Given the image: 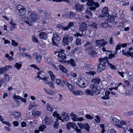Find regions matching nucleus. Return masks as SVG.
<instances>
[{
    "label": "nucleus",
    "instance_id": "nucleus-1",
    "mask_svg": "<svg viewBox=\"0 0 133 133\" xmlns=\"http://www.w3.org/2000/svg\"><path fill=\"white\" fill-rule=\"evenodd\" d=\"M108 57H105L103 58H99L98 59L99 63L97 70V71L98 73L101 72L105 69L106 62L110 68L113 70L115 69V66L109 62L108 60Z\"/></svg>",
    "mask_w": 133,
    "mask_h": 133
},
{
    "label": "nucleus",
    "instance_id": "nucleus-2",
    "mask_svg": "<svg viewBox=\"0 0 133 133\" xmlns=\"http://www.w3.org/2000/svg\"><path fill=\"white\" fill-rule=\"evenodd\" d=\"M90 87L92 90V91L90 90H87L85 92L86 95H89L91 96L93 95L94 92L97 95L100 93L101 90L98 88V87L97 85L94 84H91L90 86Z\"/></svg>",
    "mask_w": 133,
    "mask_h": 133
},
{
    "label": "nucleus",
    "instance_id": "nucleus-3",
    "mask_svg": "<svg viewBox=\"0 0 133 133\" xmlns=\"http://www.w3.org/2000/svg\"><path fill=\"white\" fill-rule=\"evenodd\" d=\"M86 4L88 5L91 6L89 8V9L91 11L95 10L99 6L98 3L95 2L94 0H91L90 1H89V2H87Z\"/></svg>",
    "mask_w": 133,
    "mask_h": 133
},
{
    "label": "nucleus",
    "instance_id": "nucleus-4",
    "mask_svg": "<svg viewBox=\"0 0 133 133\" xmlns=\"http://www.w3.org/2000/svg\"><path fill=\"white\" fill-rule=\"evenodd\" d=\"M67 88H68L70 91H71L74 95H81L83 94L82 91L78 90L77 91H74L73 87L72 85L67 82Z\"/></svg>",
    "mask_w": 133,
    "mask_h": 133
},
{
    "label": "nucleus",
    "instance_id": "nucleus-5",
    "mask_svg": "<svg viewBox=\"0 0 133 133\" xmlns=\"http://www.w3.org/2000/svg\"><path fill=\"white\" fill-rule=\"evenodd\" d=\"M17 8L18 11V13L19 15L23 16L25 14L26 11V8H24L21 5H17Z\"/></svg>",
    "mask_w": 133,
    "mask_h": 133
},
{
    "label": "nucleus",
    "instance_id": "nucleus-6",
    "mask_svg": "<svg viewBox=\"0 0 133 133\" xmlns=\"http://www.w3.org/2000/svg\"><path fill=\"white\" fill-rule=\"evenodd\" d=\"M61 40L60 37L58 36L57 33H55L54 34L53 37L52 38L53 45L57 46L56 43L60 41Z\"/></svg>",
    "mask_w": 133,
    "mask_h": 133
},
{
    "label": "nucleus",
    "instance_id": "nucleus-7",
    "mask_svg": "<svg viewBox=\"0 0 133 133\" xmlns=\"http://www.w3.org/2000/svg\"><path fill=\"white\" fill-rule=\"evenodd\" d=\"M29 16L28 20L31 23H33L37 20V16L35 13L30 12L28 14Z\"/></svg>",
    "mask_w": 133,
    "mask_h": 133
},
{
    "label": "nucleus",
    "instance_id": "nucleus-8",
    "mask_svg": "<svg viewBox=\"0 0 133 133\" xmlns=\"http://www.w3.org/2000/svg\"><path fill=\"white\" fill-rule=\"evenodd\" d=\"M77 124L81 129H84L88 132H89L90 129V127L88 123H84L82 124L79 122H77Z\"/></svg>",
    "mask_w": 133,
    "mask_h": 133
},
{
    "label": "nucleus",
    "instance_id": "nucleus-9",
    "mask_svg": "<svg viewBox=\"0 0 133 133\" xmlns=\"http://www.w3.org/2000/svg\"><path fill=\"white\" fill-rule=\"evenodd\" d=\"M85 80L84 78H82L77 81L76 82L77 84L80 87L84 88L87 86V85L85 83Z\"/></svg>",
    "mask_w": 133,
    "mask_h": 133
},
{
    "label": "nucleus",
    "instance_id": "nucleus-10",
    "mask_svg": "<svg viewBox=\"0 0 133 133\" xmlns=\"http://www.w3.org/2000/svg\"><path fill=\"white\" fill-rule=\"evenodd\" d=\"M93 41H87L86 42V43L84 45V46L85 47V50H87L89 51L91 50L92 49V47H88V46L89 45L92 46L93 43Z\"/></svg>",
    "mask_w": 133,
    "mask_h": 133
},
{
    "label": "nucleus",
    "instance_id": "nucleus-11",
    "mask_svg": "<svg viewBox=\"0 0 133 133\" xmlns=\"http://www.w3.org/2000/svg\"><path fill=\"white\" fill-rule=\"evenodd\" d=\"M43 121L44 123L47 125H50L52 124L53 123V121L50 118L46 116L43 119Z\"/></svg>",
    "mask_w": 133,
    "mask_h": 133
},
{
    "label": "nucleus",
    "instance_id": "nucleus-12",
    "mask_svg": "<svg viewBox=\"0 0 133 133\" xmlns=\"http://www.w3.org/2000/svg\"><path fill=\"white\" fill-rule=\"evenodd\" d=\"M87 27V25L85 23H82L80 25L79 30L82 34H84L85 33Z\"/></svg>",
    "mask_w": 133,
    "mask_h": 133
},
{
    "label": "nucleus",
    "instance_id": "nucleus-13",
    "mask_svg": "<svg viewBox=\"0 0 133 133\" xmlns=\"http://www.w3.org/2000/svg\"><path fill=\"white\" fill-rule=\"evenodd\" d=\"M84 9L83 5L77 4L73 7V9L76 11L80 12L82 11Z\"/></svg>",
    "mask_w": 133,
    "mask_h": 133
},
{
    "label": "nucleus",
    "instance_id": "nucleus-14",
    "mask_svg": "<svg viewBox=\"0 0 133 133\" xmlns=\"http://www.w3.org/2000/svg\"><path fill=\"white\" fill-rule=\"evenodd\" d=\"M96 43L97 44L98 46L100 45V46L103 47L107 44V42L106 41H105L104 39H102L96 40Z\"/></svg>",
    "mask_w": 133,
    "mask_h": 133
},
{
    "label": "nucleus",
    "instance_id": "nucleus-15",
    "mask_svg": "<svg viewBox=\"0 0 133 133\" xmlns=\"http://www.w3.org/2000/svg\"><path fill=\"white\" fill-rule=\"evenodd\" d=\"M64 51V50H63V51H60L57 55L58 57L62 60H64L66 58L65 55L63 52V51Z\"/></svg>",
    "mask_w": 133,
    "mask_h": 133
},
{
    "label": "nucleus",
    "instance_id": "nucleus-16",
    "mask_svg": "<svg viewBox=\"0 0 133 133\" xmlns=\"http://www.w3.org/2000/svg\"><path fill=\"white\" fill-rule=\"evenodd\" d=\"M102 14L103 16L106 17L109 15L108 10L107 7H105L103 9L102 11Z\"/></svg>",
    "mask_w": 133,
    "mask_h": 133
},
{
    "label": "nucleus",
    "instance_id": "nucleus-17",
    "mask_svg": "<svg viewBox=\"0 0 133 133\" xmlns=\"http://www.w3.org/2000/svg\"><path fill=\"white\" fill-rule=\"evenodd\" d=\"M125 87V86L123 85H122V83H119L117 85L118 91L119 92L123 91Z\"/></svg>",
    "mask_w": 133,
    "mask_h": 133
},
{
    "label": "nucleus",
    "instance_id": "nucleus-18",
    "mask_svg": "<svg viewBox=\"0 0 133 133\" xmlns=\"http://www.w3.org/2000/svg\"><path fill=\"white\" fill-rule=\"evenodd\" d=\"M110 92L109 91H107L105 92V95L101 97L102 99L104 100L108 99L109 97V95H110Z\"/></svg>",
    "mask_w": 133,
    "mask_h": 133
},
{
    "label": "nucleus",
    "instance_id": "nucleus-19",
    "mask_svg": "<svg viewBox=\"0 0 133 133\" xmlns=\"http://www.w3.org/2000/svg\"><path fill=\"white\" fill-rule=\"evenodd\" d=\"M76 126V124L74 123L70 122L69 123H67V129L69 130L71 127L74 129Z\"/></svg>",
    "mask_w": 133,
    "mask_h": 133
},
{
    "label": "nucleus",
    "instance_id": "nucleus-20",
    "mask_svg": "<svg viewBox=\"0 0 133 133\" xmlns=\"http://www.w3.org/2000/svg\"><path fill=\"white\" fill-rule=\"evenodd\" d=\"M89 51L88 54L90 56L93 57H95L97 55V52L94 50L91 49Z\"/></svg>",
    "mask_w": 133,
    "mask_h": 133
},
{
    "label": "nucleus",
    "instance_id": "nucleus-21",
    "mask_svg": "<svg viewBox=\"0 0 133 133\" xmlns=\"http://www.w3.org/2000/svg\"><path fill=\"white\" fill-rule=\"evenodd\" d=\"M39 36L41 39H45L47 37L46 33L43 32L39 33Z\"/></svg>",
    "mask_w": 133,
    "mask_h": 133
},
{
    "label": "nucleus",
    "instance_id": "nucleus-22",
    "mask_svg": "<svg viewBox=\"0 0 133 133\" xmlns=\"http://www.w3.org/2000/svg\"><path fill=\"white\" fill-rule=\"evenodd\" d=\"M108 16L107 18L106 19L107 21L110 23H112L114 22L115 20V18L114 16L111 15Z\"/></svg>",
    "mask_w": 133,
    "mask_h": 133
},
{
    "label": "nucleus",
    "instance_id": "nucleus-23",
    "mask_svg": "<svg viewBox=\"0 0 133 133\" xmlns=\"http://www.w3.org/2000/svg\"><path fill=\"white\" fill-rule=\"evenodd\" d=\"M75 14L72 12H68L67 13V18L68 19H72L75 16Z\"/></svg>",
    "mask_w": 133,
    "mask_h": 133
},
{
    "label": "nucleus",
    "instance_id": "nucleus-24",
    "mask_svg": "<svg viewBox=\"0 0 133 133\" xmlns=\"http://www.w3.org/2000/svg\"><path fill=\"white\" fill-rule=\"evenodd\" d=\"M33 57L34 58L36 59L37 61L39 62L41 61V55H38L37 54H34L33 55Z\"/></svg>",
    "mask_w": 133,
    "mask_h": 133
},
{
    "label": "nucleus",
    "instance_id": "nucleus-25",
    "mask_svg": "<svg viewBox=\"0 0 133 133\" xmlns=\"http://www.w3.org/2000/svg\"><path fill=\"white\" fill-rule=\"evenodd\" d=\"M52 116L54 117H56L57 118L61 120L62 122H63V120L62 118V117L59 116V114L57 113V111H55L52 114Z\"/></svg>",
    "mask_w": 133,
    "mask_h": 133
},
{
    "label": "nucleus",
    "instance_id": "nucleus-26",
    "mask_svg": "<svg viewBox=\"0 0 133 133\" xmlns=\"http://www.w3.org/2000/svg\"><path fill=\"white\" fill-rule=\"evenodd\" d=\"M93 66L92 65L89 64L86 65L84 66V68L86 70L89 71L92 69Z\"/></svg>",
    "mask_w": 133,
    "mask_h": 133
},
{
    "label": "nucleus",
    "instance_id": "nucleus-27",
    "mask_svg": "<svg viewBox=\"0 0 133 133\" xmlns=\"http://www.w3.org/2000/svg\"><path fill=\"white\" fill-rule=\"evenodd\" d=\"M67 63L70 64L71 65L72 67H75L76 64L74 60L72 59H71L70 60L67 61Z\"/></svg>",
    "mask_w": 133,
    "mask_h": 133
},
{
    "label": "nucleus",
    "instance_id": "nucleus-28",
    "mask_svg": "<svg viewBox=\"0 0 133 133\" xmlns=\"http://www.w3.org/2000/svg\"><path fill=\"white\" fill-rule=\"evenodd\" d=\"M91 81L94 84H98L101 82V80L98 78H95L92 79Z\"/></svg>",
    "mask_w": 133,
    "mask_h": 133
},
{
    "label": "nucleus",
    "instance_id": "nucleus-29",
    "mask_svg": "<svg viewBox=\"0 0 133 133\" xmlns=\"http://www.w3.org/2000/svg\"><path fill=\"white\" fill-rule=\"evenodd\" d=\"M22 20L25 23L30 25H31V24L30 23L28 17L25 16L22 18Z\"/></svg>",
    "mask_w": 133,
    "mask_h": 133
},
{
    "label": "nucleus",
    "instance_id": "nucleus-30",
    "mask_svg": "<svg viewBox=\"0 0 133 133\" xmlns=\"http://www.w3.org/2000/svg\"><path fill=\"white\" fill-rule=\"evenodd\" d=\"M38 11L39 13L40 14H41L42 15H44L47 12V10L45 9L43 10L41 8H40L38 9Z\"/></svg>",
    "mask_w": 133,
    "mask_h": 133
},
{
    "label": "nucleus",
    "instance_id": "nucleus-31",
    "mask_svg": "<svg viewBox=\"0 0 133 133\" xmlns=\"http://www.w3.org/2000/svg\"><path fill=\"white\" fill-rule=\"evenodd\" d=\"M59 69L63 72L66 73V69L64 66L60 65L59 66Z\"/></svg>",
    "mask_w": 133,
    "mask_h": 133
},
{
    "label": "nucleus",
    "instance_id": "nucleus-32",
    "mask_svg": "<svg viewBox=\"0 0 133 133\" xmlns=\"http://www.w3.org/2000/svg\"><path fill=\"white\" fill-rule=\"evenodd\" d=\"M46 126L45 125L43 124L39 127V129L41 131H43L46 128Z\"/></svg>",
    "mask_w": 133,
    "mask_h": 133
},
{
    "label": "nucleus",
    "instance_id": "nucleus-33",
    "mask_svg": "<svg viewBox=\"0 0 133 133\" xmlns=\"http://www.w3.org/2000/svg\"><path fill=\"white\" fill-rule=\"evenodd\" d=\"M70 116L72 118V119L73 121H75V119H76L77 117L76 115L72 112L70 114Z\"/></svg>",
    "mask_w": 133,
    "mask_h": 133
},
{
    "label": "nucleus",
    "instance_id": "nucleus-34",
    "mask_svg": "<svg viewBox=\"0 0 133 133\" xmlns=\"http://www.w3.org/2000/svg\"><path fill=\"white\" fill-rule=\"evenodd\" d=\"M108 22H103L101 23V25L102 27L106 28L108 26Z\"/></svg>",
    "mask_w": 133,
    "mask_h": 133
},
{
    "label": "nucleus",
    "instance_id": "nucleus-35",
    "mask_svg": "<svg viewBox=\"0 0 133 133\" xmlns=\"http://www.w3.org/2000/svg\"><path fill=\"white\" fill-rule=\"evenodd\" d=\"M45 106L47 109L49 111L52 112L53 110V108L52 107L51 108L50 106L48 103H47Z\"/></svg>",
    "mask_w": 133,
    "mask_h": 133
},
{
    "label": "nucleus",
    "instance_id": "nucleus-36",
    "mask_svg": "<svg viewBox=\"0 0 133 133\" xmlns=\"http://www.w3.org/2000/svg\"><path fill=\"white\" fill-rule=\"evenodd\" d=\"M56 27L58 28H61L64 30H66V26H63L61 24H58L56 26Z\"/></svg>",
    "mask_w": 133,
    "mask_h": 133
},
{
    "label": "nucleus",
    "instance_id": "nucleus-37",
    "mask_svg": "<svg viewBox=\"0 0 133 133\" xmlns=\"http://www.w3.org/2000/svg\"><path fill=\"white\" fill-rule=\"evenodd\" d=\"M75 43L77 45H81V39L78 38H77L75 42Z\"/></svg>",
    "mask_w": 133,
    "mask_h": 133
},
{
    "label": "nucleus",
    "instance_id": "nucleus-38",
    "mask_svg": "<svg viewBox=\"0 0 133 133\" xmlns=\"http://www.w3.org/2000/svg\"><path fill=\"white\" fill-rule=\"evenodd\" d=\"M41 113L38 111H34L32 112V115L35 117H36L40 115Z\"/></svg>",
    "mask_w": 133,
    "mask_h": 133
},
{
    "label": "nucleus",
    "instance_id": "nucleus-39",
    "mask_svg": "<svg viewBox=\"0 0 133 133\" xmlns=\"http://www.w3.org/2000/svg\"><path fill=\"white\" fill-rule=\"evenodd\" d=\"M122 55H124L125 56H127V57H128V55H130L131 56L130 53V52L128 51L127 52H125V51H124V50L123 49L122 50Z\"/></svg>",
    "mask_w": 133,
    "mask_h": 133
},
{
    "label": "nucleus",
    "instance_id": "nucleus-40",
    "mask_svg": "<svg viewBox=\"0 0 133 133\" xmlns=\"http://www.w3.org/2000/svg\"><path fill=\"white\" fill-rule=\"evenodd\" d=\"M12 115H14L16 117H19L21 115V114L19 112L17 111L14 112L12 114Z\"/></svg>",
    "mask_w": 133,
    "mask_h": 133
},
{
    "label": "nucleus",
    "instance_id": "nucleus-41",
    "mask_svg": "<svg viewBox=\"0 0 133 133\" xmlns=\"http://www.w3.org/2000/svg\"><path fill=\"white\" fill-rule=\"evenodd\" d=\"M22 65L21 63H16L15 65V67L18 70H19L21 67Z\"/></svg>",
    "mask_w": 133,
    "mask_h": 133
},
{
    "label": "nucleus",
    "instance_id": "nucleus-42",
    "mask_svg": "<svg viewBox=\"0 0 133 133\" xmlns=\"http://www.w3.org/2000/svg\"><path fill=\"white\" fill-rule=\"evenodd\" d=\"M50 13L47 11V12L45 13L44 15V18L46 19H47L50 17Z\"/></svg>",
    "mask_w": 133,
    "mask_h": 133
},
{
    "label": "nucleus",
    "instance_id": "nucleus-43",
    "mask_svg": "<svg viewBox=\"0 0 133 133\" xmlns=\"http://www.w3.org/2000/svg\"><path fill=\"white\" fill-rule=\"evenodd\" d=\"M73 38L72 37L67 35V43L71 42Z\"/></svg>",
    "mask_w": 133,
    "mask_h": 133
},
{
    "label": "nucleus",
    "instance_id": "nucleus-44",
    "mask_svg": "<svg viewBox=\"0 0 133 133\" xmlns=\"http://www.w3.org/2000/svg\"><path fill=\"white\" fill-rule=\"evenodd\" d=\"M96 74V72L94 71H90L89 72H86V75H90L93 76Z\"/></svg>",
    "mask_w": 133,
    "mask_h": 133
},
{
    "label": "nucleus",
    "instance_id": "nucleus-45",
    "mask_svg": "<svg viewBox=\"0 0 133 133\" xmlns=\"http://www.w3.org/2000/svg\"><path fill=\"white\" fill-rule=\"evenodd\" d=\"M74 26V22H70L69 23L68 25L67 26V30L71 27Z\"/></svg>",
    "mask_w": 133,
    "mask_h": 133
},
{
    "label": "nucleus",
    "instance_id": "nucleus-46",
    "mask_svg": "<svg viewBox=\"0 0 133 133\" xmlns=\"http://www.w3.org/2000/svg\"><path fill=\"white\" fill-rule=\"evenodd\" d=\"M124 131L125 133H133V129L130 128V130L127 128Z\"/></svg>",
    "mask_w": 133,
    "mask_h": 133
},
{
    "label": "nucleus",
    "instance_id": "nucleus-47",
    "mask_svg": "<svg viewBox=\"0 0 133 133\" xmlns=\"http://www.w3.org/2000/svg\"><path fill=\"white\" fill-rule=\"evenodd\" d=\"M4 78L6 81H9L10 77L8 75L5 74H4Z\"/></svg>",
    "mask_w": 133,
    "mask_h": 133
},
{
    "label": "nucleus",
    "instance_id": "nucleus-48",
    "mask_svg": "<svg viewBox=\"0 0 133 133\" xmlns=\"http://www.w3.org/2000/svg\"><path fill=\"white\" fill-rule=\"evenodd\" d=\"M65 112H63L62 113V117L63 118V122L64 121H66V115H65Z\"/></svg>",
    "mask_w": 133,
    "mask_h": 133
},
{
    "label": "nucleus",
    "instance_id": "nucleus-49",
    "mask_svg": "<svg viewBox=\"0 0 133 133\" xmlns=\"http://www.w3.org/2000/svg\"><path fill=\"white\" fill-rule=\"evenodd\" d=\"M74 129L76 131L77 133H81V130L78 129V127L77 126H76Z\"/></svg>",
    "mask_w": 133,
    "mask_h": 133
},
{
    "label": "nucleus",
    "instance_id": "nucleus-50",
    "mask_svg": "<svg viewBox=\"0 0 133 133\" xmlns=\"http://www.w3.org/2000/svg\"><path fill=\"white\" fill-rule=\"evenodd\" d=\"M95 117L96 118L95 119V121L97 123H99L100 122V119L99 116L98 115H96Z\"/></svg>",
    "mask_w": 133,
    "mask_h": 133
},
{
    "label": "nucleus",
    "instance_id": "nucleus-51",
    "mask_svg": "<svg viewBox=\"0 0 133 133\" xmlns=\"http://www.w3.org/2000/svg\"><path fill=\"white\" fill-rule=\"evenodd\" d=\"M62 42L64 46L66 45V37L65 36L63 38Z\"/></svg>",
    "mask_w": 133,
    "mask_h": 133
},
{
    "label": "nucleus",
    "instance_id": "nucleus-52",
    "mask_svg": "<svg viewBox=\"0 0 133 133\" xmlns=\"http://www.w3.org/2000/svg\"><path fill=\"white\" fill-rule=\"evenodd\" d=\"M32 41L34 42H38L37 38L34 36H32Z\"/></svg>",
    "mask_w": 133,
    "mask_h": 133
},
{
    "label": "nucleus",
    "instance_id": "nucleus-53",
    "mask_svg": "<svg viewBox=\"0 0 133 133\" xmlns=\"http://www.w3.org/2000/svg\"><path fill=\"white\" fill-rule=\"evenodd\" d=\"M112 120L113 122L116 123H118L119 122V120L115 117L113 118Z\"/></svg>",
    "mask_w": 133,
    "mask_h": 133
},
{
    "label": "nucleus",
    "instance_id": "nucleus-54",
    "mask_svg": "<svg viewBox=\"0 0 133 133\" xmlns=\"http://www.w3.org/2000/svg\"><path fill=\"white\" fill-rule=\"evenodd\" d=\"M127 122L124 121H121L120 122V124L123 126H126L127 125Z\"/></svg>",
    "mask_w": 133,
    "mask_h": 133
},
{
    "label": "nucleus",
    "instance_id": "nucleus-55",
    "mask_svg": "<svg viewBox=\"0 0 133 133\" xmlns=\"http://www.w3.org/2000/svg\"><path fill=\"white\" fill-rule=\"evenodd\" d=\"M86 12L87 14L89 16H92V14L91 11L89 10L88 9L86 10Z\"/></svg>",
    "mask_w": 133,
    "mask_h": 133
},
{
    "label": "nucleus",
    "instance_id": "nucleus-56",
    "mask_svg": "<svg viewBox=\"0 0 133 133\" xmlns=\"http://www.w3.org/2000/svg\"><path fill=\"white\" fill-rule=\"evenodd\" d=\"M85 117L87 119H92L93 118V117L91 116L89 114H86L85 116Z\"/></svg>",
    "mask_w": 133,
    "mask_h": 133
},
{
    "label": "nucleus",
    "instance_id": "nucleus-57",
    "mask_svg": "<svg viewBox=\"0 0 133 133\" xmlns=\"http://www.w3.org/2000/svg\"><path fill=\"white\" fill-rule=\"evenodd\" d=\"M97 24L95 23H93L92 24H91V26L93 28H96L97 27Z\"/></svg>",
    "mask_w": 133,
    "mask_h": 133
},
{
    "label": "nucleus",
    "instance_id": "nucleus-58",
    "mask_svg": "<svg viewBox=\"0 0 133 133\" xmlns=\"http://www.w3.org/2000/svg\"><path fill=\"white\" fill-rule=\"evenodd\" d=\"M75 2L74 1H70L69 0H67V3L69 4L72 5Z\"/></svg>",
    "mask_w": 133,
    "mask_h": 133
},
{
    "label": "nucleus",
    "instance_id": "nucleus-59",
    "mask_svg": "<svg viewBox=\"0 0 133 133\" xmlns=\"http://www.w3.org/2000/svg\"><path fill=\"white\" fill-rule=\"evenodd\" d=\"M6 71L4 68H0V73L3 74L5 73Z\"/></svg>",
    "mask_w": 133,
    "mask_h": 133
},
{
    "label": "nucleus",
    "instance_id": "nucleus-60",
    "mask_svg": "<svg viewBox=\"0 0 133 133\" xmlns=\"http://www.w3.org/2000/svg\"><path fill=\"white\" fill-rule=\"evenodd\" d=\"M13 124L16 127H17L18 126L19 123L17 121H15L13 122Z\"/></svg>",
    "mask_w": 133,
    "mask_h": 133
},
{
    "label": "nucleus",
    "instance_id": "nucleus-61",
    "mask_svg": "<svg viewBox=\"0 0 133 133\" xmlns=\"http://www.w3.org/2000/svg\"><path fill=\"white\" fill-rule=\"evenodd\" d=\"M83 120L84 118L82 117L78 118L77 117V118H76V119H75V121H81Z\"/></svg>",
    "mask_w": 133,
    "mask_h": 133
},
{
    "label": "nucleus",
    "instance_id": "nucleus-62",
    "mask_svg": "<svg viewBox=\"0 0 133 133\" xmlns=\"http://www.w3.org/2000/svg\"><path fill=\"white\" fill-rule=\"evenodd\" d=\"M12 44L14 46H16L17 45V43H16L15 41L13 40H12Z\"/></svg>",
    "mask_w": 133,
    "mask_h": 133
},
{
    "label": "nucleus",
    "instance_id": "nucleus-63",
    "mask_svg": "<svg viewBox=\"0 0 133 133\" xmlns=\"http://www.w3.org/2000/svg\"><path fill=\"white\" fill-rule=\"evenodd\" d=\"M59 124L56 122H55L53 127L54 128H55L56 129H57L58 128L57 127L58 126Z\"/></svg>",
    "mask_w": 133,
    "mask_h": 133
},
{
    "label": "nucleus",
    "instance_id": "nucleus-64",
    "mask_svg": "<svg viewBox=\"0 0 133 133\" xmlns=\"http://www.w3.org/2000/svg\"><path fill=\"white\" fill-rule=\"evenodd\" d=\"M13 98L14 99H21V97L18 95L16 96V95L13 97Z\"/></svg>",
    "mask_w": 133,
    "mask_h": 133
}]
</instances>
